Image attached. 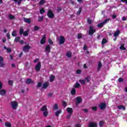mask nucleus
<instances>
[{
	"label": "nucleus",
	"mask_w": 127,
	"mask_h": 127,
	"mask_svg": "<svg viewBox=\"0 0 127 127\" xmlns=\"http://www.w3.org/2000/svg\"><path fill=\"white\" fill-rule=\"evenodd\" d=\"M66 111L67 113V114H68L66 118V119H70L71 118V116H72V114H73V108H70V107H67L66 109Z\"/></svg>",
	"instance_id": "nucleus-1"
},
{
	"label": "nucleus",
	"mask_w": 127,
	"mask_h": 127,
	"mask_svg": "<svg viewBox=\"0 0 127 127\" xmlns=\"http://www.w3.org/2000/svg\"><path fill=\"white\" fill-rule=\"evenodd\" d=\"M90 80H91L90 77H86L84 79H80L79 82L82 85H86V83H89L90 82Z\"/></svg>",
	"instance_id": "nucleus-2"
},
{
	"label": "nucleus",
	"mask_w": 127,
	"mask_h": 127,
	"mask_svg": "<svg viewBox=\"0 0 127 127\" xmlns=\"http://www.w3.org/2000/svg\"><path fill=\"white\" fill-rule=\"evenodd\" d=\"M11 106L13 110H16L18 106V102L15 101H12L11 102Z\"/></svg>",
	"instance_id": "nucleus-3"
},
{
	"label": "nucleus",
	"mask_w": 127,
	"mask_h": 127,
	"mask_svg": "<svg viewBox=\"0 0 127 127\" xmlns=\"http://www.w3.org/2000/svg\"><path fill=\"white\" fill-rule=\"evenodd\" d=\"M47 16L49 17V18H54L55 16L54 13L51 10H49L48 11Z\"/></svg>",
	"instance_id": "nucleus-4"
},
{
	"label": "nucleus",
	"mask_w": 127,
	"mask_h": 127,
	"mask_svg": "<svg viewBox=\"0 0 127 127\" xmlns=\"http://www.w3.org/2000/svg\"><path fill=\"white\" fill-rule=\"evenodd\" d=\"M35 69L36 71H37V72L40 71V69H41V62H38V63L35 67Z\"/></svg>",
	"instance_id": "nucleus-5"
},
{
	"label": "nucleus",
	"mask_w": 127,
	"mask_h": 127,
	"mask_svg": "<svg viewBox=\"0 0 127 127\" xmlns=\"http://www.w3.org/2000/svg\"><path fill=\"white\" fill-rule=\"evenodd\" d=\"M58 41L59 42L60 44H64L65 42V37L64 36H61L58 39Z\"/></svg>",
	"instance_id": "nucleus-6"
},
{
	"label": "nucleus",
	"mask_w": 127,
	"mask_h": 127,
	"mask_svg": "<svg viewBox=\"0 0 127 127\" xmlns=\"http://www.w3.org/2000/svg\"><path fill=\"white\" fill-rule=\"evenodd\" d=\"M95 32H96V30L94 28V27H90L89 32V35H93Z\"/></svg>",
	"instance_id": "nucleus-7"
},
{
	"label": "nucleus",
	"mask_w": 127,
	"mask_h": 127,
	"mask_svg": "<svg viewBox=\"0 0 127 127\" xmlns=\"http://www.w3.org/2000/svg\"><path fill=\"white\" fill-rule=\"evenodd\" d=\"M109 21H110V19H107L103 23L99 24L97 26L98 27H103V26H104V24H106V23H107V22H109Z\"/></svg>",
	"instance_id": "nucleus-8"
},
{
	"label": "nucleus",
	"mask_w": 127,
	"mask_h": 127,
	"mask_svg": "<svg viewBox=\"0 0 127 127\" xmlns=\"http://www.w3.org/2000/svg\"><path fill=\"white\" fill-rule=\"evenodd\" d=\"M51 49V47H50V45H47L45 49V52H46V53L48 54L49 53H50Z\"/></svg>",
	"instance_id": "nucleus-9"
},
{
	"label": "nucleus",
	"mask_w": 127,
	"mask_h": 127,
	"mask_svg": "<svg viewBox=\"0 0 127 127\" xmlns=\"http://www.w3.org/2000/svg\"><path fill=\"white\" fill-rule=\"evenodd\" d=\"M46 42V35H44L43 38L41 40V44H44Z\"/></svg>",
	"instance_id": "nucleus-10"
},
{
	"label": "nucleus",
	"mask_w": 127,
	"mask_h": 127,
	"mask_svg": "<svg viewBox=\"0 0 127 127\" xmlns=\"http://www.w3.org/2000/svg\"><path fill=\"white\" fill-rule=\"evenodd\" d=\"M49 86V82H46L44 83L42 85V88L43 89H47V87Z\"/></svg>",
	"instance_id": "nucleus-11"
},
{
	"label": "nucleus",
	"mask_w": 127,
	"mask_h": 127,
	"mask_svg": "<svg viewBox=\"0 0 127 127\" xmlns=\"http://www.w3.org/2000/svg\"><path fill=\"white\" fill-rule=\"evenodd\" d=\"M29 49H30V46L29 45H26L23 48V50L24 51H27V50Z\"/></svg>",
	"instance_id": "nucleus-12"
},
{
	"label": "nucleus",
	"mask_w": 127,
	"mask_h": 127,
	"mask_svg": "<svg viewBox=\"0 0 127 127\" xmlns=\"http://www.w3.org/2000/svg\"><path fill=\"white\" fill-rule=\"evenodd\" d=\"M97 124L96 123L90 122L89 124V127H97Z\"/></svg>",
	"instance_id": "nucleus-13"
},
{
	"label": "nucleus",
	"mask_w": 127,
	"mask_h": 127,
	"mask_svg": "<svg viewBox=\"0 0 127 127\" xmlns=\"http://www.w3.org/2000/svg\"><path fill=\"white\" fill-rule=\"evenodd\" d=\"M99 108L101 109V110H103L106 108V104L105 103H101L99 105Z\"/></svg>",
	"instance_id": "nucleus-14"
},
{
	"label": "nucleus",
	"mask_w": 127,
	"mask_h": 127,
	"mask_svg": "<svg viewBox=\"0 0 127 127\" xmlns=\"http://www.w3.org/2000/svg\"><path fill=\"white\" fill-rule=\"evenodd\" d=\"M5 93H6L5 90L4 89L0 90V95L1 96H4L5 95Z\"/></svg>",
	"instance_id": "nucleus-15"
},
{
	"label": "nucleus",
	"mask_w": 127,
	"mask_h": 127,
	"mask_svg": "<svg viewBox=\"0 0 127 127\" xmlns=\"http://www.w3.org/2000/svg\"><path fill=\"white\" fill-rule=\"evenodd\" d=\"M4 126L5 127H12L11 123H10V122H8L5 123Z\"/></svg>",
	"instance_id": "nucleus-16"
},
{
	"label": "nucleus",
	"mask_w": 127,
	"mask_h": 127,
	"mask_svg": "<svg viewBox=\"0 0 127 127\" xmlns=\"http://www.w3.org/2000/svg\"><path fill=\"white\" fill-rule=\"evenodd\" d=\"M24 21L27 23H31V20L29 18H24Z\"/></svg>",
	"instance_id": "nucleus-17"
},
{
	"label": "nucleus",
	"mask_w": 127,
	"mask_h": 127,
	"mask_svg": "<svg viewBox=\"0 0 127 127\" xmlns=\"http://www.w3.org/2000/svg\"><path fill=\"white\" fill-rule=\"evenodd\" d=\"M76 103L77 104H80L82 102V98L80 97H76Z\"/></svg>",
	"instance_id": "nucleus-18"
},
{
	"label": "nucleus",
	"mask_w": 127,
	"mask_h": 127,
	"mask_svg": "<svg viewBox=\"0 0 127 127\" xmlns=\"http://www.w3.org/2000/svg\"><path fill=\"white\" fill-rule=\"evenodd\" d=\"M66 55L68 58H71V57L72 56V52L68 51L67 52Z\"/></svg>",
	"instance_id": "nucleus-19"
},
{
	"label": "nucleus",
	"mask_w": 127,
	"mask_h": 127,
	"mask_svg": "<svg viewBox=\"0 0 127 127\" xmlns=\"http://www.w3.org/2000/svg\"><path fill=\"white\" fill-rule=\"evenodd\" d=\"M41 111H42V112H46V111H47V107L46 106H43L41 108Z\"/></svg>",
	"instance_id": "nucleus-20"
},
{
	"label": "nucleus",
	"mask_w": 127,
	"mask_h": 127,
	"mask_svg": "<svg viewBox=\"0 0 127 127\" xmlns=\"http://www.w3.org/2000/svg\"><path fill=\"white\" fill-rule=\"evenodd\" d=\"M61 113H62V111L61 110H59L57 111L55 113L56 117H59V115H60V114H61Z\"/></svg>",
	"instance_id": "nucleus-21"
},
{
	"label": "nucleus",
	"mask_w": 127,
	"mask_h": 127,
	"mask_svg": "<svg viewBox=\"0 0 127 127\" xmlns=\"http://www.w3.org/2000/svg\"><path fill=\"white\" fill-rule=\"evenodd\" d=\"M74 88H80L81 87V85L79 82H76L73 86Z\"/></svg>",
	"instance_id": "nucleus-22"
},
{
	"label": "nucleus",
	"mask_w": 127,
	"mask_h": 127,
	"mask_svg": "<svg viewBox=\"0 0 127 127\" xmlns=\"http://www.w3.org/2000/svg\"><path fill=\"white\" fill-rule=\"evenodd\" d=\"M55 79V76H54V75H52L50 76V81L53 82Z\"/></svg>",
	"instance_id": "nucleus-23"
},
{
	"label": "nucleus",
	"mask_w": 127,
	"mask_h": 127,
	"mask_svg": "<svg viewBox=\"0 0 127 127\" xmlns=\"http://www.w3.org/2000/svg\"><path fill=\"white\" fill-rule=\"evenodd\" d=\"M118 109L119 110H123V111H125L126 110V107L123 106H119L117 107Z\"/></svg>",
	"instance_id": "nucleus-24"
},
{
	"label": "nucleus",
	"mask_w": 127,
	"mask_h": 127,
	"mask_svg": "<svg viewBox=\"0 0 127 127\" xmlns=\"http://www.w3.org/2000/svg\"><path fill=\"white\" fill-rule=\"evenodd\" d=\"M101 68H102V64L101 63V62H99L98 65V68H97L98 71H100V70H101Z\"/></svg>",
	"instance_id": "nucleus-25"
},
{
	"label": "nucleus",
	"mask_w": 127,
	"mask_h": 127,
	"mask_svg": "<svg viewBox=\"0 0 127 127\" xmlns=\"http://www.w3.org/2000/svg\"><path fill=\"white\" fill-rule=\"evenodd\" d=\"M46 1L45 0H41L39 3V5H42V4H44Z\"/></svg>",
	"instance_id": "nucleus-26"
},
{
	"label": "nucleus",
	"mask_w": 127,
	"mask_h": 127,
	"mask_svg": "<svg viewBox=\"0 0 127 127\" xmlns=\"http://www.w3.org/2000/svg\"><path fill=\"white\" fill-rule=\"evenodd\" d=\"M71 95H75L76 94V89L75 88H72L71 91Z\"/></svg>",
	"instance_id": "nucleus-27"
},
{
	"label": "nucleus",
	"mask_w": 127,
	"mask_h": 127,
	"mask_svg": "<svg viewBox=\"0 0 127 127\" xmlns=\"http://www.w3.org/2000/svg\"><path fill=\"white\" fill-rule=\"evenodd\" d=\"M20 40V38L19 37H16L14 41V42H19V41Z\"/></svg>",
	"instance_id": "nucleus-28"
},
{
	"label": "nucleus",
	"mask_w": 127,
	"mask_h": 127,
	"mask_svg": "<svg viewBox=\"0 0 127 127\" xmlns=\"http://www.w3.org/2000/svg\"><path fill=\"white\" fill-rule=\"evenodd\" d=\"M120 33H121V32H120V31H117L114 33V36H115V37H117V36H118V35H119Z\"/></svg>",
	"instance_id": "nucleus-29"
},
{
	"label": "nucleus",
	"mask_w": 127,
	"mask_h": 127,
	"mask_svg": "<svg viewBox=\"0 0 127 127\" xmlns=\"http://www.w3.org/2000/svg\"><path fill=\"white\" fill-rule=\"evenodd\" d=\"M4 49L6 50L8 53H10V52H11V49L10 48H7L6 47H4Z\"/></svg>",
	"instance_id": "nucleus-30"
},
{
	"label": "nucleus",
	"mask_w": 127,
	"mask_h": 127,
	"mask_svg": "<svg viewBox=\"0 0 127 127\" xmlns=\"http://www.w3.org/2000/svg\"><path fill=\"white\" fill-rule=\"evenodd\" d=\"M32 82H33V81H32V80H31V79H28L26 81V84H31V83H32Z\"/></svg>",
	"instance_id": "nucleus-31"
},
{
	"label": "nucleus",
	"mask_w": 127,
	"mask_h": 127,
	"mask_svg": "<svg viewBox=\"0 0 127 127\" xmlns=\"http://www.w3.org/2000/svg\"><path fill=\"white\" fill-rule=\"evenodd\" d=\"M53 109L55 110H58V104L57 103L55 104L53 107Z\"/></svg>",
	"instance_id": "nucleus-32"
},
{
	"label": "nucleus",
	"mask_w": 127,
	"mask_h": 127,
	"mask_svg": "<svg viewBox=\"0 0 127 127\" xmlns=\"http://www.w3.org/2000/svg\"><path fill=\"white\" fill-rule=\"evenodd\" d=\"M48 115V112H47V111L43 112V116H44V117L46 118V117H47Z\"/></svg>",
	"instance_id": "nucleus-33"
},
{
	"label": "nucleus",
	"mask_w": 127,
	"mask_h": 127,
	"mask_svg": "<svg viewBox=\"0 0 127 127\" xmlns=\"http://www.w3.org/2000/svg\"><path fill=\"white\" fill-rule=\"evenodd\" d=\"M44 12H45V10H44V8H42L40 10V13L41 14L44 13Z\"/></svg>",
	"instance_id": "nucleus-34"
},
{
	"label": "nucleus",
	"mask_w": 127,
	"mask_h": 127,
	"mask_svg": "<svg viewBox=\"0 0 127 127\" xmlns=\"http://www.w3.org/2000/svg\"><path fill=\"white\" fill-rule=\"evenodd\" d=\"M29 31H26L23 33V35L24 36H27L28 35V33H29Z\"/></svg>",
	"instance_id": "nucleus-35"
},
{
	"label": "nucleus",
	"mask_w": 127,
	"mask_h": 127,
	"mask_svg": "<svg viewBox=\"0 0 127 127\" xmlns=\"http://www.w3.org/2000/svg\"><path fill=\"white\" fill-rule=\"evenodd\" d=\"M39 30V27H38V26H35L34 27V30L35 31H37V30Z\"/></svg>",
	"instance_id": "nucleus-36"
},
{
	"label": "nucleus",
	"mask_w": 127,
	"mask_h": 127,
	"mask_svg": "<svg viewBox=\"0 0 127 127\" xmlns=\"http://www.w3.org/2000/svg\"><path fill=\"white\" fill-rule=\"evenodd\" d=\"M120 48L121 49V50H126V48L124 47V44H122Z\"/></svg>",
	"instance_id": "nucleus-37"
},
{
	"label": "nucleus",
	"mask_w": 127,
	"mask_h": 127,
	"mask_svg": "<svg viewBox=\"0 0 127 127\" xmlns=\"http://www.w3.org/2000/svg\"><path fill=\"white\" fill-rule=\"evenodd\" d=\"M62 104L64 107H67V102H66L65 101H63Z\"/></svg>",
	"instance_id": "nucleus-38"
},
{
	"label": "nucleus",
	"mask_w": 127,
	"mask_h": 127,
	"mask_svg": "<svg viewBox=\"0 0 127 127\" xmlns=\"http://www.w3.org/2000/svg\"><path fill=\"white\" fill-rule=\"evenodd\" d=\"M16 36V31H13L12 32V36Z\"/></svg>",
	"instance_id": "nucleus-39"
},
{
	"label": "nucleus",
	"mask_w": 127,
	"mask_h": 127,
	"mask_svg": "<svg viewBox=\"0 0 127 127\" xmlns=\"http://www.w3.org/2000/svg\"><path fill=\"white\" fill-rule=\"evenodd\" d=\"M19 32H20V34H22V33H23V28L22 27L20 28Z\"/></svg>",
	"instance_id": "nucleus-40"
},
{
	"label": "nucleus",
	"mask_w": 127,
	"mask_h": 127,
	"mask_svg": "<svg viewBox=\"0 0 127 127\" xmlns=\"http://www.w3.org/2000/svg\"><path fill=\"white\" fill-rule=\"evenodd\" d=\"M105 43H107V40L106 39H103L102 41V44H105Z\"/></svg>",
	"instance_id": "nucleus-41"
},
{
	"label": "nucleus",
	"mask_w": 127,
	"mask_h": 127,
	"mask_svg": "<svg viewBox=\"0 0 127 127\" xmlns=\"http://www.w3.org/2000/svg\"><path fill=\"white\" fill-rule=\"evenodd\" d=\"M43 20V16L39 17L38 21H42Z\"/></svg>",
	"instance_id": "nucleus-42"
},
{
	"label": "nucleus",
	"mask_w": 127,
	"mask_h": 127,
	"mask_svg": "<svg viewBox=\"0 0 127 127\" xmlns=\"http://www.w3.org/2000/svg\"><path fill=\"white\" fill-rule=\"evenodd\" d=\"M81 72H82V70H81V69H77L76 70V74H81Z\"/></svg>",
	"instance_id": "nucleus-43"
},
{
	"label": "nucleus",
	"mask_w": 127,
	"mask_h": 127,
	"mask_svg": "<svg viewBox=\"0 0 127 127\" xmlns=\"http://www.w3.org/2000/svg\"><path fill=\"white\" fill-rule=\"evenodd\" d=\"M9 18L10 19H14V16H13L12 15H9Z\"/></svg>",
	"instance_id": "nucleus-44"
},
{
	"label": "nucleus",
	"mask_w": 127,
	"mask_h": 127,
	"mask_svg": "<svg viewBox=\"0 0 127 127\" xmlns=\"http://www.w3.org/2000/svg\"><path fill=\"white\" fill-rule=\"evenodd\" d=\"M5 65L2 62H0V67H3Z\"/></svg>",
	"instance_id": "nucleus-45"
},
{
	"label": "nucleus",
	"mask_w": 127,
	"mask_h": 127,
	"mask_svg": "<svg viewBox=\"0 0 127 127\" xmlns=\"http://www.w3.org/2000/svg\"><path fill=\"white\" fill-rule=\"evenodd\" d=\"M48 42L49 44H53V42L52 41V40H51V39H48Z\"/></svg>",
	"instance_id": "nucleus-46"
},
{
	"label": "nucleus",
	"mask_w": 127,
	"mask_h": 127,
	"mask_svg": "<svg viewBox=\"0 0 127 127\" xmlns=\"http://www.w3.org/2000/svg\"><path fill=\"white\" fill-rule=\"evenodd\" d=\"M13 1L18 2V4H19L21 2V0H13Z\"/></svg>",
	"instance_id": "nucleus-47"
},
{
	"label": "nucleus",
	"mask_w": 127,
	"mask_h": 127,
	"mask_svg": "<svg viewBox=\"0 0 127 127\" xmlns=\"http://www.w3.org/2000/svg\"><path fill=\"white\" fill-rule=\"evenodd\" d=\"M99 126H100V127H103V126H104V122L101 121L99 123Z\"/></svg>",
	"instance_id": "nucleus-48"
},
{
	"label": "nucleus",
	"mask_w": 127,
	"mask_h": 127,
	"mask_svg": "<svg viewBox=\"0 0 127 127\" xmlns=\"http://www.w3.org/2000/svg\"><path fill=\"white\" fill-rule=\"evenodd\" d=\"M41 86H42V83H41V82H39L37 85L38 88H40Z\"/></svg>",
	"instance_id": "nucleus-49"
},
{
	"label": "nucleus",
	"mask_w": 127,
	"mask_h": 127,
	"mask_svg": "<svg viewBox=\"0 0 127 127\" xmlns=\"http://www.w3.org/2000/svg\"><path fill=\"white\" fill-rule=\"evenodd\" d=\"M77 37H78V39H80V38H82V34H81V33L78 34L77 35Z\"/></svg>",
	"instance_id": "nucleus-50"
},
{
	"label": "nucleus",
	"mask_w": 127,
	"mask_h": 127,
	"mask_svg": "<svg viewBox=\"0 0 127 127\" xmlns=\"http://www.w3.org/2000/svg\"><path fill=\"white\" fill-rule=\"evenodd\" d=\"M8 83L9 85H12V84H13V81L12 80H9Z\"/></svg>",
	"instance_id": "nucleus-51"
},
{
	"label": "nucleus",
	"mask_w": 127,
	"mask_h": 127,
	"mask_svg": "<svg viewBox=\"0 0 127 127\" xmlns=\"http://www.w3.org/2000/svg\"><path fill=\"white\" fill-rule=\"evenodd\" d=\"M92 111H97V107L96 106H94L92 107Z\"/></svg>",
	"instance_id": "nucleus-52"
},
{
	"label": "nucleus",
	"mask_w": 127,
	"mask_h": 127,
	"mask_svg": "<svg viewBox=\"0 0 127 127\" xmlns=\"http://www.w3.org/2000/svg\"><path fill=\"white\" fill-rule=\"evenodd\" d=\"M75 127H81V124L77 123L75 124Z\"/></svg>",
	"instance_id": "nucleus-53"
},
{
	"label": "nucleus",
	"mask_w": 127,
	"mask_h": 127,
	"mask_svg": "<svg viewBox=\"0 0 127 127\" xmlns=\"http://www.w3.org/2000/svg\"><path fill=\"white\" fill-rule=\"evenodd\" d=\"M34 63H38V62H39V60L38 59H35L34 61Z\"/></svg>",
	"instance_id": "nucleus-54"
},
{
	"label": "nucleus",
	"mask_w": 127,
	"mask_h": 127,
	"mask_svg": "<svg viewBox=\"0 0 127 127\" xmlns=\"http://www.w3.org/2000/svg\"><path fill=\"white\" fill-rule=\"evenodd\" d=\"M19 43H20L21 44H24V41L23 40H21L19 42Z\"/></svg>",
	"instance_id": "nucleus-55"
},
{
	"label": "nucleus",
	"mask_w": 127,
	"mask_h": 127,
	"mask_svg": "<svg viewBox=\"0 0 127 127\" xmlns=\"http://www.w3.org/2000/svg\"><path fill=\"white\" fill-rule=\"evenodd\" d=\"M2 88V83L0 81V90Z\"/></svg>",
	"instance_id": "nucleus-56"
},
{
	"label": "nucleus",
	"mask_w": 127,
	"mask_h": 127,
	"mask_svg": "<svg viewBox=\"0 0 127 127\" xmlns=\"http://www.w3.org/2000/svg\"><path fill=\"white\" fill-rule=\"evenodd\" d=\"M2 61H3V58H2V57L0 56V63L2 62Z\"/></svg>",
	"instance_id": "nucleus-57"
},
{
	"label": "nucleus",
	"mask_w": 127,
	"mask_h": 127,
	"mask_svg": "<svg viewBox=\"0 0 127 127\" xmlns=\"http://www.w3.org/2000/svg\"><path fill=\"white\" fill-rule=\"evenodd\" d=\"M10 35H9V33L7 34V38H8V39H10Z\"/></svg>",
	"instance_id": "nucleus-58"
},
{
	"label": "nucleus",
	"mask_w": 127,
	"mask_h": 127,
	"mask_svg": "<svg viewBox=\"0 0 127 127\" xmlns=\"http://www.w3.org/2000/svg\"><path fill=\"white\" fill-rule=\"evenodd\" d=\"M118 81H119V82H123V78H120L118 79Z\"/></svg>",
	"instance_id": "nucleus-59"
},
{
	"label": "nucleus",
	"mask_w": 127,
	"mask_h": 127,
	"mask_svg": "<svg viewBox=\"0 0 127 127\" xmlns=\"http://www.w3.org/2000/svg\"><path fill=\"white\" fill-rule=\"evenodd\" d=\"M77 14H80L81 13V8H80L79 10L77 12Z\"/></svg>",
	"instance_id": "nucleus-60"
},
{
	"label": "nucleus",
	"mask_w": 127,
	"mask_h": 127,
	"mask_svg": "<svg viewBox=\"0 0 127 127\" xmlns=\"http://www.w3.org/2000/svg\"><path fill=\"white\" fill-rule=\"evenodd\" d=\"M2 42L4 43L5 41H6V39L5 38H3L2 40Z\"/></svg>",
	"instance_id": "nucleus-61"
},
{
	"label": "nucleus",
	"mask_w": 127,
	"mask_h": 127,
	"mask_svg": "<svg viewBox=\"0 0 127 127\" xmlns=\"http://www.w3.org/2000/svg\"><path fill=\"white\" fill-rule=\"evenodd\" d=\"M121 1H122L123 2H126V3H127V0H121Z\"/></svg>",
	"instance_id": "nucleus-62"
},
{
	"label": "nucleus",
	"mask_w": 127,
	"mask_h": 127,
	"mask_svg": "<svg viewBox=\"0 0 127 127\" xmlns=\"http://www.w3.org/2000/svg\"><path fill=\"white\" fill-rule=\"evenodd\" d=\"M122 20H123V21H125L127 20V18L125 17H124L123 18H122Z\"/></svg>",
	"instance_id": "nucleus-63"
},
{
	"label": "nucleus",
	"mask_w": 127,
	"mask_h": 127,
	"mask_svg": "<svg viewBox=\"0 0 127 127\" xmlns=\"http://www.w3.org/2000/svg\"><path fill=\"white\" fill-rule=\"evenodd\" d=\"M87 21L88 22V23H91V22H92V21H91V20H90V19H87Z\"/></svg>",
	"instance_id": "nucleus-64"
}]
</instances>
